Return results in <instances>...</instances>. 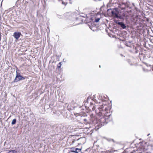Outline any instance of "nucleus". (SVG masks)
<instances>
[{
    "mask_svg": "<svg viewBox=\"0 0 153 153\" xmlns=\"http://www.w3.org/2000/svg\"><path fill=\"white\" fill-rule=\"evenodd\" d=\"M17 151L15 150H11L9 151L8 152L6 153H17Z\"/></svg>",
    "mask_w": 153,
    "mask_h": 153,
    "instance_id": "9d476101",
    "label": "nucleus"
},
{
    "mask_svg": "<svg viewBox=\"0 0 153 153\" xmlns=\"http://www.w3.org/2000/svg\"><path fill=\"white\" fill-rule=\"evenodd\" d=\"M90 19H91V20H92V18H90Z\"/></svg>",
    "mask_w": 153,
    "mask_h": 153,
    "instance_id": "a878e982",
    "label": "nucleus"
},
{
    "mask_svg": "<svg viewBox=\"0 0 153 153\" xmlns=\"http://www.w3.org/2000/svg\"><path fill=\"white\" fill-rule=\"evenodd\" d=\"M99 67H100H100H101L100 65Z\"/></svg>",
    "mask_w": 153,
    "mask_h": 153,
    "instance_id": "c756f323",
    "label": "nucleus"
},
{
    "mask_svg": "<svg viewBox=\"0 0 153 153\" xmlns=\"http://www.w3.org/2000/svg\"><path fill=\"white\" fill-rule=\"evenodd\" d=\"M149 135H150V134H149L148 135H147V136H149Z\"/></svg>",
    "mask_w": 153,
    "mask_h": 153,
    "instance_id": "bb28decb",
    "label": "nucleus"
},
{
    "mask_svg": "<svg viewBox=\"0 0 153 153\" xmlns=\"http://www.w3.org/2000/svg\"><path fill=\"white\" fill-rule=\"evenodd\" d=\"M16 119H13L12 121L11 124L12 125H13L16 124Z\"/></svg>",
    "mask_w": 153,
    "mask_h": 153,
    "instance_id": "9b49d317",
    "label": "nucleus"
},
{
    "mask_svg": "<svg viewBox=\"0 0 153 153\" xmlns=\"http://www.w3.org/2000/svg\"><path fill=\"white\" fill-rule=\"evenodd\" d=\"M106 152H107V153H112V151L111 150V151H106Z\"/></svg>",
    "mask_w": 153,
    "mask_h": 153,
    "instance_id": "aec40b11",
    "label": "nucleus"
},
{
    "mask_svg": "<svg viewBox=\"0 0 153 153\" xmlns=\"http://www.w3.org/2000/svg\"><path fill=\"white\" fill-rule=\"evenodd\" d=\"M87 116V115L85 114L84 115L81 116V119L82 120V122L85 123H88L90 122V119L89 117L85 118V116Z\"/></svg>",
    "mask_w": 153,
    "mask_h": 153,
    "instance_id": "423d86ee",
    "label": "nucleus"
},
{
    "mask_svg": "<svg viewBox=\"0 0 153 153\" xmlns=\"http://www.w3.org/2000/svg\"><path fill=\"white\" fill-rule=\"evenodd\" d=\"M21 35V33L20 32H15L14 33L13 36L16 40H18Z\"/></svg>",
    "mask_w": 153,
    "mask_h": 153,
    "instance_id": "1a4fd4ad",
    "label": "nucleus"
},
{
    "mask_svg": "<svg viewBox=\"0 0 153 153\" xmlns=\"http://www.w3.org/2000/svg\"><path fill=\"white\" fill-rule=\"evenodd\" d=\"M83 17H85V16H83Z\"/></svg>",
    "mask_w": 153,
    "mask_h": 153,
    "instance_id": "c85d7f7f",
    "label": "nucleus"
},
{
    "mask_svg": "<svg viewBox=\"0 0 153 153\" xmlns=\"http://www.w3.org/2000/svg\"><path fill=\"white\" fill-rule=\"evenodd\" d=\"M80 139V138H79V139H74L72 141V143H74L75 142V141L76 140H79Z\"/></svg>",
    "mask_w": 153,
    "mask_h": 153,
    "instance_id": "dca6fc26",
    "label": "nucleus"
},
{
    "mask_svg": "<svg viewBox=\"0 0 153 153\" xmlns=\"http://www.w3.org/2000/svg\"><path fill=\"white\" fill-rule=\"evenodd\" d=\"M115 10L117 9V8H115Z\"/></svg>",
    "mask_w": 153,
    "mask_h": 153,
    "instance_id": "cd10ccee",
    "label": "nucleus"
},
{
    "mask_svg": "<svg viewBox=\"0 0 153 153\" xmlns=\"http://www.w3.org/2000/svg\"><path fill=\"white\" fill-rule=\"evenodd\" d=\"M81 16L83 17V15Z\"/></svg>",
    "mask_w": 153,
    "mask_h": 153,
    "instance_id": "7c9ffc66",
    "label": "nucleus"
},
{
    "mask_svg": "<svg viewBox=\"0 0 153 153\" xmlns=\"http://www.w3.org/2000/svg\"><path fill=\"white\" fill-rule=\"evenodd\" d=\"M114 22H115L116 24L120 25L123 29H125L126 28V25L123 22H119L117 20H115L114 21Z\"/></svg>",
    "mask_w": 153,
    "mask_h": 153,
    "instance_id": "0eeeda50",
    "label": "nucleus"
},
{
    "mask_svg": "<svg viewBox=\"0 0 153 153\" xmlns=\"http://www.w3.org/2000/svg\"><path fill=\"white\" fill-rule=\"evenodd\" d=\"M58 64H59V65H62L61 64V62H60Z\"/></svg>",
    "mask_w": 153,
    "mask_h": 153,
    "instance_id": "b1692460",
    "label": "nucleus"
},
{
    "mask_svg": "<svg viewBox=\"0 0 153 153\" xmlns=\"http://www.w3.org/2000/svg\"><path fill=\"white\" fill-rule=\"evenodd\" d=\"M89 27L93 31H95V30L94 29V28H95V27H92L91 26L89 25Z\"/></svg>",
    "mask_w": 153,
    "mask_h": 153,
    "instance_id": "4468645a",
    "label": "nucleus"
},
{
    "mask_svg": "<svg viewBox=\"0 0 153 153\" xmlns=\"http://www.w3.org/2000/svg\"><path fill=\"white\" fill-rule=\"evenodd\" d=\"M50 127V126L49 125H46L45 126V130L47 131H48V129Z\"/></svg>",
    "mask_w": 153,
    "mask_h": 153,
    "instance_id": "f8f14e48",
    "label": "nucleus"
},
{
    "mask_svg": "<svg viewBox=\"0 0 153 153\" xmlns=\"http://www.w3.org/2000/svg\"><path fill=\"white\" fill-rule=\"evenodd\" d=\"M107 140L108 141H113V142H114V140L112 139H110V138H107Z\"/></svg>",
    "mask_w": 153,
    "mask_h": 153,
    "instance_id": "2eb2a0df",
    "label": "nucleus"
},
{
    "mask_svg": "<svg viewBox=\"0 0 153 153\" xmlns=\"http://www.w3.org/2000/svg\"><path fill=\"white\" fill-rule=\"evenodd\" d=\"M118 5V7L120 8L122 10H126V11L121 14L116 12L114 10H112L111 9H110L107 10V13H109L111 12L113 16L120 20H124L125 19H128L129 17V13L131 11L130 3L128 2L119 1Z\"/></svg>",
    "mask_w": 153,
    "mask_h": 153,
    "instance_id": "f257e3e1",
    "label": "nucleus"
},
{
    "mask_svg": "<svg viewBox=\"0 0 153 153\" xmlns=\"http://www.w3.org/2000/svg\"><path fill=\"white\" fill-rule=\"evenodd\" d=\"M16 76L14 80L12 83L16 82L21 80H24L25 79V77L22 76L20 73V71L17 68L16 69Z\"/></svg>",
    "mask_w": 153,
    "mask_h": 153,
    "instance_id": "20e7f679",
    "label": "nucleus"
},
{
    "mask_svg": "<svg viewBox=\"0 0 153 153\" xmlns=\"http://www.w3.org/2000/svg\"><path fill=\"white\" fill-rule=\"evenodd\" d=\"M135 49L136 50L135 53H137L138 52V51L137 50L136 48L135 47Z\"/></svg>",
    "mask_w": 153,
    "mask_h": 153,
    "instance_id": "412c9836",
    "label": "nucleus"
},
{
    "mask_svg": "<svg viewBox=\"0 0 153 153\" xmlns=\"http://www.w3.org/2000/svg\"><path fill=\"white\" fill-rule=\"evenodd\" d=\"M143 71H145V72H148L149 71H151V69H150L149 70H148L147 69L145 70L144 68H143Z\"/></svg>",
    "mask_w": 153,
    "mask_h": 153,
    "instance_id": "a211bd4d",
    "label": "nucleus"
},
{
    "mask_svg": "<svg viewBox=\"0 0 153 153\" xmlns=\"http://www.w3.org/2000/svg\"><path fill=\"white\" fill-rule=\"evenodd\" d=\"M110 114L107 115V114H104L103 116H101V118L98 119L94 116L93 114H92L90 115V122L97 123L98 125L97 126H98V128H97L98 129L108 123L110 121H108V119L110 118Z\"/></svg>",
    "mask_w": 153,
    "mask_h": 153,
    "instance_id": "f03ea898",
    "label": "nucleus"
},
{
    "mask_svg": "<svg viewBox=\"0 0 153 153\" xmlns=\"http://www.w3.org/2000/svg\"><path fill=\"white\" fill-rule=\"evenodd\" d=\"M62 65H59V64H58L57 65V68H61V66Z\"/></svg>",
    "mask_w": 153,
    "mask_h": 153,
    "instance_id": "6ab92c4d",
    "label": "nucleus"
},
{
    "mask_svg": "<svg viewBox=\"0 0 153 153\" xmlns=\"http://www.w3.org/2000/svg\"><path fill=\"white\" fill-rule=\"evenodd\" d=\"M65 128L62 125H59L57 127H56L55 130V131L56 132V133H60L61 132H64V128Z\"/></svg>",
    "mask_w": 153,
    "mask_h": 153,
    "instance_id": "39448f33",
    "label": "nucleus"
},
{
    "mask_svg": "<svg viewBox=\"0 0 153 153\" xmlns=\"http://www.w3.org/2000/svg\"><path fill=\"white\" fill-rule=\"evenodd\" d=\"M125 45L128 47H131V46L130 44L128 43V42H126V43Z\"/></svg>",
    "mask_w": 153,
    "mask_h": 153,
    "instance_id": "ddd939ff",
    "label": "nucleus"
},
{
    "mask_svg": "<svg viewBox=\"0 0 153 153\" xmlns=\"http://www.w3.org/2000/svg\"><path fill=\"white\" fill-rule=\"evenodd\" d=\"M58 64H59V65H62L61 64V62H60Z\"/></svg>",
    "mask_w": 153,
    "mask_h": 153,
    "instance_id": "393cba45",
    "label": "nucleus"
},
{
    "mask_svg": "<svg viewBox=\"0 0 153 153\" xmlns=\"http://www.w3.org/2000/svg\"><path fill=\"white\" fill-rule=\"evenodd\" d=\"M100 20V18H97L95 19L94 21L96 22H99Z\"/></svg>",
    "mask_w": 153,
    "mask_h": 153,
    "instance_id": "f3484780",
    "label": "nucleus"
},
{
    "mask_svg": "<svg viewBox=\"0 0 153 153\" xmlns=\"http://www.w3.org/2000/svg\"><path fill=\"white\" fill-rule=\"evenodd\" d=\"M96 108H97V109L96 110V113L100 117H101V116H103L104 114L107 115L108 114V113H106L108 109L107 108V105L106 104L100 105L97 106V108L94 106L92 108L93 110H95Z\"/></svg>",
    "mask_w": 153,
    "mask_h": 153,
    "instance_id": "7ed1b4c3",
    "label": "nucleus"
},
{
    "mask_svg": "<svg viewBox=\"0 0 153 153\" xmlns=\"http://www.w3.org/2000/svg\"><path fill=\"white\" fill-rule=\"evenodd\" d=\"M131 42L132 41H129L128 42V43H129V44H130L131 43Z\"/></svg>",
    "mask_w": 153,
    "mask_h": 153,
    "instance_id": "4be33fe9",
    "label": "nucleus"
},
{
    "mask_svg": "<svg viewBox=\"0 0 153 153\" xmlns=\"http://www.w3.org/2000/svg\"><path fill=\"white\" fill-rule=\"evenodd\" d=\"M99 98H98L99 99H101V96L100 95H99Z\"/></svg>",
    "mask_w": 153,
    "mask_h": 153,
    "instance_id": "5701e85b",
    "label": "nucleus"
},
{
    "mask_svg": "<svg viewBox=\"0 0 153 153\" xmlns=\"http://www.w3.org/2000/svg\"><path fill=\"white\" fill-rule=\"evenodd\" d=\"M81 149H78V148H71V152L70 153H71V152H75L76 153H78L80 152Z\"/></svg>",
    "mask_w": 153,
    "mask_h": 153,
    "instance_id": "6e6552de",
    "label": "nucleus"
}]
</instances>
